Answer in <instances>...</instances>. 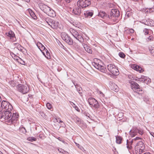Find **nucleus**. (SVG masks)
Instances as JSON below:
<instances>
[{
  "instance_id": "obj_7",
  "label": "nucleus",
  "mask_w": 154,
  "mask_h": 154,
  "mask_svg": "<svg viewBox=\"0 0 154 154\" xmlns=\"http://www.w3.org/2000/svg\"><path fill=\"white\" fill-rule=\"evenodd\" d=\"M143 133V131L142 129L140 128H138L136 127H133L130 131L129 134L131 137H133L137 135V133H139V134L142 135Z\"/></svg>"
},
{
  "instance_id": "obj_43",
  "label": "nucleus",
  "mask_w": 154,
  "mask_h": 154,
  "mask_svg": "<svg viewBox=\"0 0 154 154\" xmlns=\"http://www.w3.org/2000/svg\"><path fill=\"white\" fill-rule=\"evenodd\" d=\"M72 103L74 105V106L72 105V106L75 108V109L77 111H79V109L78 107L77 106H76L75 105L74 103Z\"/></svg>"
},
{
  "instance_id": "obj_28",
  "label": "nucleus",
  "mask_w": 154,
  "mask_h": 154,
  "mask_svg": "<svg viewBox=\"0 0 154 154\" xmlns=\"http://www.w3.org/2000/svg\"><path fill=\"white\" fill-rule=\"evenodd\" d=\"M115 66L113 64H109L107 65L108 69L110 72Z\"/></svg>"
},
{
  "instance_id": "obj_40",
  "label": "nucleus",
  "mask_w": 154,
  "mask_h": 154,
  "mask_svg": "<svg viewBox=\"0 0 154 154\" xmlns=\"http://www.w3.org/2000/svg\"><path fill=\"white\" fill-rule=\"evenodd\" d=\"M149 23L150 25H149V26H153L154 25V21L153 20L150 19L149 20Z\"/></svg>"
},
{
  "instance_id": "obj_5",
  "label": "nucleus",
  "mask_w": 154,
  "mask_h": 154,
  "mask_svg": "<svg viewBox=\"0 0 154 154\" xmlns=\"http://www.w3.org/2000/svg\"><path fill=\"white\" fill-rule=\"evenodd\" d=\"M45 21L48 25L53 29H56L59 27V23L57 21L47 18L45 19Z\"/></svg>"
},
{
  "instance_id": "obj_46",
  "label": "nucleus",
  "mask_w": 154,
  "mask_h": 154,
  "mask_svg": "<svg viewBox=\"0 0 154 154\" xmlns=\"http://www.w3.org/2000/svg\"><path fill=\"white\" fill-rule=\"evenodd\" d=\"M126 15L128 17H129L131 15V13L129 11H127L126 13Z\"/></svg>"
},
{
  "instance_id": "obj_64",
  "label": "nucleus",
  "mask_w": 154,
  "mask_h": 154,
  "mask_svg": "<svg viewBox=\"0 0 154 154\" xmlns=\"http://www.w3.org/2000/svg\"><path fill=\"white\" fill-rule=\"evenodd\" d=\"M2 107L1 106H0V112L2 111Z\"/></svg>"
},
{
  "instance_id": "obj_12",
  "label": "nucleus",
  "mask_w": 154,
  "mask_h": 154,
  "mask_svg": "<svg viewBox=\"0 0 154 154\" xmlns=\"http://www.w3.org/2000/svg\"><path fill=\"white\" fill-rule=\"evenodd\" d=\"M61 37L63 40L69 45H72L73 43L72 39L65 33L61 34Z\"/></svg>"
},
{
  "instance_id": "obj_52",
  "label": "nucleus",
  "mask_w": 154,
  "mask_h": 154,
  "mask_svg": "<svg viewBox=\"0 0 154 154\" xmlns=\"http://www.w3.org/2000/svg\"><path fill=\"white\" fill-rule=\"evenodd\" d=\"M98 92L99 94H101L102 96V97L104 96V94L101 91H99Z\"/></svg>"
},
{
  "instance_id": "obj_16",
  "label": "nucleus",
  "mask_w": 154,
  "mask_h": 154,
  "mask_svg": "<svg viewBox=\"0 0 154 154\" xmlns=\"http://www.w3.org/2000/svg\"><path fill=\"white\" fill-rule=\"evenodd\" d=\"M6 35L7 37L11 40L12 42H15L16 40V38L15 36L14 32L12 31H9L8 32L6 33Z\"/></svg>"
},
{
  "instance_id": "obj_23",
  "label": "nucleus",
  "mask_w": 154,
  "mask_h": 154,
  "mask_svg": "<svg viewBox=\"0 0 154 154\" xmlns=\"http://www.w3.org/2000/svg\"><path fill=\"white\" fill-rule=\"evenodd\" d=\"M111 89L116 92H117L119 91V88L117 85L115 83H112L111 85Z\"/></svg>"
},
{
  "instance_id": "obj_56",
  "label": "nucleus",
  "mask_w": 154,
  "mask_h": 154,
  "mask_svg": "<svg viewBox=\"0 0 154 154\" xmlns=\"http://www.w3.org/2000/svg\"><path fill=\"white\" fill-rule=\"evenodd\" d=\"M152 39V37L151 36H149L148 38V39L149 40V41H150Z\"/></svg>"
},
{
  "instance_id": "obj_50",
  "label": "nucleus",
  "mask_w": 154,
  "mask_h": 154,
  "mask_svg": "<svg viewBox=\"0 0 154 154\" xmlns=\"http://www.w3.org/2000/svg\"><path fill=\"white\" fill-rule=\"evenodd\" d=\"M134 31V30L132 29H130L128 30L129 32L131 33H133Z\"/></svg>"
},
{
  "instance_id": "obj_3",
  "label": "nucleus",
  "mask_w": 154,
  "mask_h": 154,
  "mask_svg": "<svg viewBox=\"0 0 154 154\" xmlns=\"http://www.w3.org/2000/svg\"><path fill=\"white\" fill-rule=\"evenodd\" d=\"M102 63L100 60H97V61H94L92 63L93 65L96 69L103 72H105L106 69L101 65Z\"/></svg>"
},
{
  "instance_id": "obj_17",
  "label": "nucleus",
  "mask_w": 154,
  "mask_h": 154,
  "mask_svg": "<svg viewBox=\"0 0 154 154\" xmlns=\"http://www.w3.org/2000/svg\"><path fill=\"white\" fill-rule=\"evenodd\" d=\"M39 6L40 9L46 14L47 13L49 10H50V8L43 3L39 4Z\"/></svg>"
},
{
  "instance_id": "obj_63",
  "label": "nucleus",
  "mask_w": 154,
  "mask_h": 154,
  "mask_svg": "<svg viewBox=\"0 0 154 154\" xmlns=\"http://www.w3.org/2000/svg\"><path fill=\"white\" fill-rule=\"evenodd\" d=\"M84 114L85 115V116H88V115H87V113H86V112H84Z\"/></svg>"
},
{
  "instance_id": "obj_22",
  "label": "nucleus",
  "mask_w": 154,
  "mask_h": 154,
  "mask_svg": "<svg viewBox=\"0 0 154 154\" xmlns=\"http://www.w3.org/2000/svg\"><path fill=\"white\" fill-rule=\"evenodd\" d=\"M132 67L134 69L136 70L137 71H139L140 72H141L143 71L141 67L137 65H134L132 66Z\"/></svg>"
},
{
  "instance_id": "obj_27",
  "label": "nucleus",
  "mask_w": 154,
  "mask_h": 154,
  "mask_svg": "<svg viewBox=\"0 0 154 154\" xmlns=\"http://www.w3.org/2000/svg\"><path fill=\"white\" fill-rule=\"evenodd\" d=\"M98 15L102 18H104L106 17V14L105 12L103 11H100Z\"/></svg>"
},
{
  "instance_id": "obj_62",
  "label": "nucleus",
  "mask_w": 154,
  "mask_h": 154,
  "mask_svg": "<svg viewBox=\"0 0 154 154\" xmlns=\"http://www.w3.org/2000/svg\"><path fill=\"white\" fill-rule=\"evenodd\" d=\"M62 46L61 47L64 49L65 50H66V48L62 44H61Z\"/></svg>"
},
{
  "instance_id": "obj_14",
  "label": "nucleus",
  "mask_w": 154,
  "mask_h": 154,
  "mask_svg": "<svg viewBox=\"0 0 154 154\" xmlns=\"http://www.w3.org/2000/svg\"><path fill=\"white\" fill-rule=\"evenodd\" d=\"M141 140V138L138 137H136L135 138H134L131 140H127V147L128 150L131 149L132 147L131 145L133 143L137 140Z\"/></svg>"
},
{
  "instance_id": "obj_20",
  "label": "nucleus",
  "mask_w": 154,
  "mask_h": 154,
  "mask_svg": "<svg viewBox=\"0 0 154 154\" xmlns=\"http://www.w3.org/2000/svg\"><path fill=\"white\" fill-rule=\"evenodd\" d=\"M47 14L49 16L52 17H54L56 16L55 12L51 8Z\"/></svg>"
},
{
  "instance_id": "obj_58",
  "label": "nucleus",
  "mask_w": 154,
  "mask_h": 154,
  "mask_svg": "<svg viewBox=\"0 0 154 154\" xmlns=\"http://www.w3.org/2000/svg\"><path fill=\"white\" fill-rule=\"evenodd\" d=\"M75 143L76 144V146L79 148V146H80V145H79V144L77 143L76 142H75Z\"/></svg>"
},
{
  "instance_id": "obj_44",
  "label": "nucleus",
  "mask_w": 154,
  "mask_h": 154,
  "mask_svg": "<svg viewBox=\"0 0 154 154\" xmlns=\"http://www.w3.org/2000/svg\"><path fill=\"white\" fill-rule=\"evenodd\" d=\"M123 116V114L122 112H120L118 114V116L120 118H122Z\"/></svg>"
},
{
  "instance_id": "obj_47",
  "label": "nucleus",
  "mask_w": 154,
  "mask_h": 154,
  "mask_svg": "<svg viewBox=\"0 0 154 154\" xmlns=\"http://www.w3.org/2000/svg\"><path fill=\"white\" fill-rule=\"evenodd\" d=\"M46 51H47V50L45 48L44 49H43L42 51V54L44 55H45Z\"/></svg>"
},
{
  "instance_id": "obj_61",
  "label": "nucleus",
  "mask_w": 154,
  "mask_h": 154,
  "mask_svg": "<svg viewBox=\"0 0 154 154\" xmlns=\"http://www.w3.org/2000/svg\"><path fill=\"white\" fill-rule=\"evenodd\" d=\"M75 47L76 48L79 49V46L78 45H76L75 46Z\"/></svg>"
},
{
  "instance_id": "obj_35",
  "label": "nucleus",
  "mask_w": 154,
  "mask_h": 154,
  "mask_svg": "<svg viewBox=\"0 0 154 154\" xmlns=\"http://www.w3.org/2000/svg\"><path fill=\"white\" fill-rule=\"evenodd\" d=\"M146 12L151 13L154 12V7L150 8H147L146 9Z\"/></svg>"
},
{
  "instance_id": "obj_59",
  "label": "nucleus",
  "mask_w": 154,
  "mask_h": 154,
  "mask_svg": "<svg viewBox=\"0 0 154 154\" xmlns=\"http://www.w3.org/2000/svg\"><path fill=\"white\" fill-rule=\"evenodd\" d=\"M59 140L60 141H62V142L63 143H66V144H67V143H66V142H65L64 140H60V139H59Z\"/></svg>"
},
{
  "instance_id": "obj_49",
  "label": "nucleus",
  "mask_w": 154,
  "mask_h": 154,
  "mask_svg": "<svg viewBox=\"0 0 154 154\" xmlns=\"http://www.w3.org/2000/svg\"><path fill=\"white\" fill-rule=\"evenodd\" d=\"M79 148L83 152L85 151L83 147H82V146H80L79 147Z\"/></svg>"
},
{
  "instance_id": "obj_53",
  "label": "nucleus",
  "mask_w": 154,
  "mask_h": 154,
  "mask_svg": "<svg viewBox=\"0 0 154 154\" xmlns=\"http://www.w3.org/2000/svg\"><path fill=\"white\" fill-rule=\"evenodd\" d=\"M11 55L12 56V57H13L14 56L15 57L14 58H16V57H17L15 54H14L13 53H11Z\"/></svg>"
},
{
  "instance_id": "obj_19",
  "label": "nucleus",
  "mask_w": 154,
  "mask_h": 154,
  "mask_svg": "<svg viewBox=\"0 0 154 154\" xmlns=\"http://www.w3.org/2000/svg\"><path fill=\"white\" fill-rule=\"evenodd\" d=\"M82 45L86 51L89 53H92V50L90 47L88 46L85 43L83 44Z\"/></svg>"
},
{
  "instance_id": "obj_30",
  "label": "nucleus",
  "mask_w": 154,
  "mask_h": 154,
  "mask_svg": "<svg viewBox=\"0 0 154 154\" xmlns=\"http://www.w3.org/2000/svg\"><path fill=\"white\" fill-rule=\"evenodd\" d=\"M14 59L17 60L18 62H19L20 63L23 64V63H24V62L23 60L20 58L18 57H16V58H14Z\"/></svg>"
},
{
  "instance_id": "obj_15",
  "label": "nucleus",
  "mask_w": 154,
  "mask_h": 154,
  "mask_svg": "<svg viewBox=\"0 0 154 154\" xmlns=\"http://www.w3.org/2000/svg\"><path fill=\"white\" fill-rule=\"evenodd\" d=\"M144 148V145L142 141H139L137 142L136 145L135 146V149L136 151L140 152L141 151H142L143 150Z\"/></svg>"
},
{
  "instance_id": "obj_45",
  "label": "nucleus",
  "mask_w": 154,
  "mask_h": 154,
  "mask_svg": "<svg viewBox=\"0 0 154 154\" xmlns=\"http://www.w3.org/2000/svg\"><path fill=\"white\" fill-rule=\"evenodd\" d=\"M29 140L31 141H35L36 140V138L33 137H32L31 138H29Z\"/></svg>"
},
{
  "instance_id": "obj_54",
  "label": "nucleus",
  "mask_w": 154,
  "mask_h": 154,
  "mask_svg": "<svg viewBox=\"0 0 154 154\" xmlns=\"http://www.w3.org/2000/svg\"><path fill=\"white\" fill-rule=\"evenodd\" d=\"M147 79V77L144 76H143V77L142 78V81H145L146 79Z\"/></svg>"
},
{
  "instance_id": "obj_9",
  "label": "nucleus",
  "mask_w": 154,
  "mask_h": 154,
  "mask_svg": "<svg viewBox=\"0 0 154 154\" xmlns=\"http://www.w3.org/2000/svg\"><path fill=\"white\" fill-rule=\"evenodd\" d=\"M91 2L89 0H79L77 2L78 6L82 8H85L91 5Z\"/></svg>"
},
{
  "instance_id": "obj_51",
  "label": "nucleus",
  "mask_w": 154,
  "mask_h": 154,
  "mask_svg": "<svg viewBox=\"0 0 154 154\" xmlns=\"http://www.w3.org/2000/svg\"><path fill=\"white\" fill-rule=\"evenodd\" d=\"M56 120L57 122H59V123H61L63 122L59 118L56 119Z\"/></svg>"
},
{
  "instance_id": "obj_32",
  "label": "nucleus",
  "mask_w": 154,
  "mask_h": 154,
  "mask_svg": "<svg viewBox=\"0 0 154 154\" xmlns=\"http://www.w3.org/2000/svg\"><path fill=\"white\" fill-rule=\"evenodd\" d=\"M20 132L23 134H25L26 133V131L25 128L24 127H21L20 128Z\"/></svg>"
},
{
  "instance_id": "obj_2",
  "label": "nucleus",
  "mask_w": 154,
  "mask_h": 154,
  "mask_svg": "<svg viewBox=\"0 0 154 154\" xmlns=\"http://www.w3.org/2000/svg\"><path fill=\"white\" fill-rule=\"evenodd\" d=\"M129 83L131 84V88L135 91L138 94H142L143 93L142 89L140 88L139 85L136 82L130 81Z\"/></svg>"
},
{
  "instance_id": "obj_41",
  "label": "nucleus",
  "mask_w": 154,
  "mask_h": 154,
  "mask_svg": "<svg viewBox=\"0 0 154 154\" xmlns=\"http://www.w3.org/2000/svg\"><path fill=\"white\" fill-rule=\"evenodd\" d=\"M46 106L47 108L49 109H51L52 108L51 105L49 103H48L46 104Z\"/></svg>"
},
{
  "instance_id": "obj_4",
  "label": "nucleus",
  "mask_w": 154,
  "mask_h": 154,
  "mask_svg": "<svg viewBox=\"0 0 154 154\" xmlns=\"http://www.w3.org/2000/svg\"><path fill=\"white\" fill-rule=\"evenodd\" d=\"M102 63L100 60H97V61H94L92 63L93 65L96 69L103 72H105L106 69L101 65Z\"/></svg>"
},
{
  "instance_id": "obj_13",
  "label": "nucleus",
  "mask_w": 154,
  "mask_h": 154,
  "mask_svg": "<svg viewBox=\"0 0 154 154\" xmlns=\"http://www.w3.org/2000/svg\"><path fill=\"white\" fill-rule=\"evenodd\" d=\"M88 101L91 106L93 107L96 108L99 107V104L97 101L93 97H90L88 99Z\"/></svg>"
},
{
  "instance_id": "obj_37",
  "label": "nucleus",
  "mask_w": 154,
  "mask_h": 154,
  "mask_svg": "<svg viewBox=\"0 0 154 154\" xmlns=\"http://www.w3.org/2000/svg\"><path fill=\"white\" fill-rule=\"evenodd\" d=\"M149 49L152 55L154 56V47H150Z\"/></svg>"
},
{
  "instance_id": "obj_34",
  "label": "nucleus",
  "mask_w": 154,
  "mask_h": 154,
  "mask_svg": "<svg viewBox=\"0 0 154 154\" xmlns=\"http://www.w3.org/2000/svg\"><path fill=\"white\" fill-rule=\"evenodd\" d=\"M149 19H147V20H142V23L145 25H146L149 26V25H150V24L149 23Z\"/></svg>"
},
{
  "instance_id": "obj_1",
  "label": "nucleus",
  "mask_w": 154,
  "mask_h": 154,
  "mask_svg": "<svg viewBox=\"0 0 154 154\" xmlns=\"http://www.w3.org/2000/svg\"><path fill=\"white\" fill-rule=\"evenodd\" d=\"M11 111H4L0 113V119L2 121H5L9 124L14 123L18 120L19 115L17 113H13L12 116Z\"/></svg>"
},
{
  "instance_id": "obj_48",
  "label": "nucleus",
  "mask_w": 154,
  "mask_h": 154,
  "mask_svg": "<svg viewBox=\"0 0 154 154\" xmlns=\"http://www.w3.org/2000/svg\"><path fill=\"white\" fill-rule=\"evenodd\" d=\"M58 151L60 152H62L63 153V154H64V151L63 149H58Z\"/></svg>"
},
{
  "instance_id": "obj_29",
  "label": "nucleus",
  "mask_w": 154,
  "mask_h": 154,
  "mask_svg": "<svg viewBox=\"0 0 154 154\" xmlns=\"http://www.w3.org/2000/svg\"><path fill=\"white\" fill-rule=\"evenodd\" d=\"M116 143L118 144H121V142L122 140V138L120 136L116 137Z\"/></svg>"
},
{
  "instance_id": "obj_6",
  "label": "nucleus",
  "mask_w": 154,
  "mask_h": 154,
  "mask_svg": "<svg viewBox=\"0 0 154 154\" xmlns=\"http://www.w3.org/2000/svg\"><path fill=\"white\" fill-rule=\"evenodd\" d=\"M69 31L74 38L78 40L79 42H83L84 39L81 34H79L75 29L72 28H70L69 29Z\"/></svg>"
},
{
  "instance_id": "obj_18",
  "label": "nucleus",
  "mask_w": 154,
  "mask_h": 154,
  "mask_svg": "<svg viewBox=\"0 0 154 154\" xmlns=\"http://www.w3.org/2000/svg\"><path fill=\"white\" fill-rule=\"evenodd\" d=\"M81 12V8L79 7H76L72 10V13L75 14L79 15Z\"/></svg>"
},
{
  "instance_id": "obj_10",
  "label": "nucleus",
  "mask_w": 154,
  "mask_h": 154,
  "mask_svg": "<svg viewBox=\"0 0 154 154\" xmlns=\"http://www.w3.org/2000/svg\"><path fill=\"white\" fill-rule=\"evenodd\" d=\"M18 90L23 94H25L28 92L29 88L27 85L19 84L18 85Z\"/></svg>"
},
{
  "instance_id": "obj_36",
  "label": "nucleus",
  "mask_w": 154,
  "mask_h": 154,
  "mask_svg": "<svg viewBox=\"0 0 154 154\" xmlns=\"http://www.w3.org/2000/svg\"><path fill=\"white\" fill-rule=\"evenodd\" d=\"M75 86L79 93V94H81L82 92L81 91V90H82V88L79 86L77 85H75Z\"/></svg>"
},
{
  "instance_id": "obj_24",
  "label": "nucleus",
  "mask_w": 154,
  "mask_h": 154,
  "mask_svg": "<svg viewBox=\"0 0 154 154\" xmlns=\"http://www.w3.org/2000/svg\"><path fill=\"white\" fill-rule=\"evenodd\" d=\"M93 14V12L91 11H87L84 13V15L86 17H90Z\"/></svg>"
},
{
  "instance_id": "obj_11",
  "label": "nucleus",
  "mask_w": 154,
  "mask_h": 154,
  "mask_svg": "<svg viewBox=\"0 0 154 154\" xmlns=\"http://www.w3.org/2000/svg\"><path fill=\"white\" fill-rule=\"evenodd\" d=\"M120 12L119 11L116 9H112L110 12V16H108L109 19L114 20V18L119 16Z\"/></svg>"
},
{
  "instance_id": "obj_33",
  "label": "nucleus",
  "mask_w": 154,
  "mask_h": 154,
  "mask_svg": "<svg viewBox=\"0 0 154 154\" xmlns=\"http://www.w3.org/2000/svg\"><path fill=\"white\" fill-rule=\"evenodd\" d=\"M75 122L79 126H81V121L80 119L78 118H75Z\"/></svg>"
},
{
  "instance_id": "obj_38",
  "label": "nucleus",
  "mask_w": 154,
  "mask_h": 154,
  "mask_svg": "<svg viewBox=\"0 0 154 154\" xmlns=\"http://www.w3.org/2000/svg\"><path fill=\"white\" fill-rule=\"evenodd\" d=\"M18 47H17V49L21 51H23V50L24 49V48L21 46L20 45H18Z\"/></svg>"
},
{
  "instance_id": "obj_57",
  "label": "nucleus",
  "mask_w": 154,
  "mask_h": 154,
  "mask_svg": "<svg viewBox=\"0 0 154 154\" xmlns=\"http://www.w3.org/2000/svg\"><path fill=\"white\" fill-rule=\"evenodd\" d=\"M150 134L152 135L153 137H154V133L153 132H150Z\"/></svg>"
},
{
  "instance_id": "obj_42",
  "label": "nucleus",
  "mask_w": 154,
  "mask_h": 154,
  "mask_svg": "<svg viewBox=\"0 0 154 154\" xmlns=\"http://www.w3.org/2000/svg\"><path fill=\"white\" fill-rule=\"evenodd\" d=\"M149 29H145L143 30V32L145 35L148 34L149 33Z\"/></svg>"
},
{
  "instance_id": "obj_60",
  "label": "nucleus",
  "mask_w": 154,
  "mask_h": 154,
  "mask_svg": "<svg viewBox=\"0 0 154 154\" xmlns=\"http://www.w3.org/2000/svg\"><path fill=\"white\" fill-rule=\"evenodd\" d=\"M67 3H69L71 0H65Z\"/></svg>"
},
{
  "instance_id": "obj_21",
  "label": "nucleus",
  "mask_w": 154,
  "mask_h": 154,
  "mask_svg": "<svg viewBox=\"0 0 154 154\" xmlns=\"http://www.w3.org/2000/svg\"><path fill=\"white\" fill-rule=\"evenodd\" d=\"M110 72L112 74L115 75H117L119 74V70L116 66L113 68Z\"/></svg>"
},
{
  "instance_id": "obj_25",
  "label": "nucleus",
  "mask_w": 154,
  "mask_h": 154,
  "mask_svg": "<svg viewBox=\"0 0 154 154\" xmlns=\"http://www.w3.org/2000/svg\"><path fill=\"white\" fill-rule=\"evenodd\" d=\"M36 45L41 51H42L43 49H44L45 48L44 45L41 43L39 42L37 43Z\"/></svg>"
},
{
  "instance_id": "obj_39",
  "label": "nucleus",
  "mask_w": 154,
  "mask_h": 154,
  "mask_svg": "<svg viewBox=\"0 0 154 154\" xmlns=\"http://www.w3.org/2000/svg\"><path fill=\"white\" fill-rule=\"evenodd\" d=\"M119 55L122 58H124L125 57V54L122 52L119 53Z\"/></svg>"
},
{
  "instance_id": "obj_26",
  "label": "nucleus",
  "mask_w": 154,
  "mask_h": 154,
  "mask_svg": "<svg viewBox=\"0 0 154 154\" xmlns=\"http://www.w3.org/2000/svg\"><path fill=\"white\" fill-rule=\"evenodd\" d=\"M28 11L31 17L34 19H36L37 17L33 12L30 9H29Z\"/></svg>"
},
{
  "instance_id": "obj_31",
  "label": "nucleus",
  "mask_w": 154,
  "mask_h": 154,
  "mask_svg": "<svg viewBox=\"0 0 154 154\" xmlns=\"http://www.w3.org/2000/svg\"><path fill=\"white\" fill-rule=\"evenodd\" d=\"M45 54H45L44 56L48 59H50L51 58V56L50 55V53L48 50L47 51H46Z\"/></svg>"
},
{
  "instance_id": "obj_55",
  "label": "nucleus",
  "mask_w": 154,
  "mask_h": 154,
  "mask_svg": "<svg viewBox=\"0 0 154 154\" xmlns=\"http://www.w3.org/2000/svg\"><path fill=\"white\" fill-rule=\"evenodd\" d=\"M14 46H15V48L17 49V47H18V45H19V44L16 43L14 44Z\"/></svg>"
},
{
  "instance_id": "obj_8",
  "label": "nucleus",
  "mask_w": 154,
  "mask_h": 154,
  "mask_svg": "<svg viewBox=\"0 0 154 154\" xmlns=\"http://www.w3.org/2000/svg\"><path fill=\"white\" fill-rule=\"evenodd\" d=\"M1 106L2 109H4L6 111H11L13 109L12 105L8 102L3 100L1 103Z\"/></svg>"
}]
</instances>
